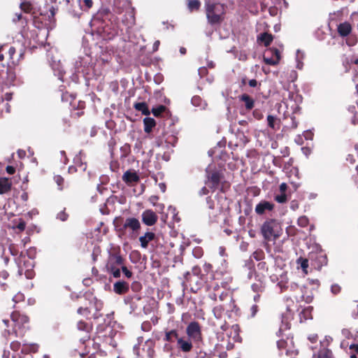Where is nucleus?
Returning <instances> with one entry per match:
<instances>
[{"mask_svg":"<svg viewBox=\"0 0 358 358\" xmlns=\"http://www.w3.org/2000/svg\"><path fill=\"white\" fill-rule=\"evenodd\" d=\"M205 8L209 24L215 25L222 22L225 13L223 4L211 2L210 0H206Z\"/></svg>","mask_w":358,"mask_h":358,"instance_id":"nucleus-1","label":"nucleus"},{"mask_svg":"<svg viewBox=\"0 0 358 358\" xmlns=\"http://www.w3.org/2000/svg\"><path fill=\"white\" fill-rule=\"evenodd\" d=\"M280 225L276 220H266L261 227V232L265 241L267 242L275 241L280 236Z\"/></svg>","mask_w":358,"mask_h":358,"instance_id":"nucleus-2","label":"nucleus"},{"mask_svg":"<svg viewBox=\"0 0 358 358\" xmlns=\"http://www.w3.org/2000/svg\"><path fill=\"white\" fill-rule=\"evenodd\" d=\"M11 320L15 324L14 333L17 337H22L24 334V329H28L29 318L27 316L20 315L18 312L14 311L10 315Z\"/></svg>","mask_w":358,"mask_h":358,"instance_id":"nucleus-3","label":"nucleus"},{"mask_svg":"<svg viewBox=\"0 0 358 358\" xmlns=\"http://www.w3.org/2000/svg\"><path fill=\"white\" fill-rule=\"evenodd\" d=\"M109 14V10L108 9H103L97 12L95 14L91 21L90 25L91 27H94L99 32H105V20L107 18Z\"/></svg>","mask_w":358,"mask_h":358,"instance_id":"nucleus-4","label":"nucleus"},{"mask_svg":"<svg viewBox=\"0 0 358 358\" xmlns=\"http://www.w3.org/2000/svg\"><path fill=\"white\" fill-rule=\"evenodd\" d=\"M186 334L189 338L194 341L202 339L201 327L198 322H191L186 328Z\"/></svg>","mask_w":358,"mask_h":358,"instance_id":"nucleus-5","label":"nucleus"},{"mask_svg":"<svg viewBox=\"0 0 358 358\" xmlns=\"http://www.w3.org/2000/svg\"><path fill=\"white\" fill-rule=\"evenodd\" d=\"M141 229V223L136 218H127L120 229L121 231H129L131 234L137 235L138 230Z\"/></svg>","mask_w":358,"mask_h":358,"instance_id":"nucleus-6","label":"nucleus"},{"mask_svg":"<svg viewBox=\"0 0 358 358\" xmlns=\"http://www.w3.org/2000/svg\"><path fill=\"white\" fill-rule=\"evenodd\" d=\"M280 59V52L276 48L268 50L264 55V62L268 65H276Z\"/></svg>","mask_w":358,"mask_h":358,"instance_id":"nucleus-7","label":"nucleus"},{"mask_svg":"<svg viewBox=\"0 0 358 358\" xmlns=\"http://www.w3.org/2000/svg\"><path fill=\"white\" fill-rule=\"evenodd\" d=\"M123 264L124 259L118 253H110L106 264V269L121 268Z\"/></svg>","mask_w":358,"mask_h":358,"instance_id":"nucleus-8","label":"nucleus"},{"mask_svg":"<svg viewBox=\"0 0 358 358\" xmlns=\"http://www.w3.org/2000/svg\"><path fill=\"white\" fill-rule=\"evenodd\" d=\"M141 216L143 222L147 226L154 225L158 220L157 214L152 210H145Z\"/></svg>","mask_w":358,"mask_h":358,"instance_id":"nucleus-9","label":"nucleus"},{"mask_svg":"<svg viewBox=\"0 0 358 358\" xmlns=\"http://www.w3.org/2000/svg\"><path fill=\"white\" fill-rule=\"evenodd\" d=\"M177 346L182 352H189L193 348V344L190 338L179 337L177 340Z\"/></svg>","mask_w":358,"mask_h":358,"instance_id":"nucleus-10","label":"nucleus"},{"mask_svg":"<svg viewBox=\"0 0 358 358\" xmlns=\"http://www.w3.org/2000/svg\"><path fill=\"white\" fill-rule=\"evenodd\" d=\"M273 208V203L267 201H262L258 204H257L255 210L257 215H263L266 211H271Z\"/></svg>","mask_w":358,"mask_h":358,"instance_id":"nucleus-11","label":"nucleus"},{"mask_svg":"<svg viewBox=\"0 0 358 358\" xmlns=\"http://www.w3.org/2000/svg\"><path fill=\"white\" fill-rule=\"evenodd\" d=\"M352 25L348 22L340 23L337 26L338 34L343 38L348 36L352 32Z\"/></svg>","mask_w":358,"mask_h":358,"instance_id":"nucleus-12","label":"nucleus"},{"mask_svg":"<svg viewBox=\"0 0 358 358\" xmlns=\"http://www.w3.org/2000/svg\"><path fill=\"white\" fill-rule=\"evenodd\" d=\"M129 289V283L124 280H118L113 285V291L117 294H126Z\"/></svg>","mask_w":358,"mask_h":358,"instance_id":"nucleus-13","label":"nucleus"},{"mask_svg":"<svg viewBox=\"0 0 358 358\" xmlns=\"http://www.w3.org/2000/svg\"><path fill=\"white\" fill-rule=\"evenodd\" d=\"M122 180L128 185L139 181L140 178L138 174L133 171H127L122 176Z\"/></svg>","mask_w":358,"mask_h":358,"instance_id":"nucleus-14","label":"nucleus"},{"mask_svg":"<svg viewBox=\"0 0 358 358\" xmlns=\"http://www.w3.org/2000/svg\"><path fill=\"white\" fill-rule=\"evenodd\" d=\"M155 237V234L152 232L148 231L143 236L139 238L141 246L143 248H147L149 242L152 241Z\"/></svg>","mask_w":358,"mask_h":358,"instance_id":"nucleus-15","label":"nucleus"},{"mask_svg":"<svg viewBox=\"0 0 358 358\" xmlns=\"http://www.w3.org/2000/svg\"><path fill=\"white\" fill-rule=\"evenodd\" d=\"M222 179V174L217 171H215L211 173L208 177V180L212 183V188L217 189L220 185Z\"/></svg>","mask_w":358,"mask_h":358,"instance_id":"nucleus-16","label":"nucleus"},{"mask_svg":"<svg viewBox=\"0 0 358 358\" xmlns=\"http://www.w3.org/2000/svg\"><path fill=\"white\" fill-rule=\"evenodd\" d=\"M239 100L245 103V108L251 110L255 106V101L248 94H243L239 96Z\"/></svg>","mask_w":358,"mask_h":358,"instance_id":"nucleus-17","label":"nucleus"},{"mask_svg":"<svg viewBox=\"0 0 358 358\" xmlns=\"http://www.w3.org/2000/svg\"><path fill=\"white\" fill-rule=\"evenodd\" d=\"M11 182L6 178H0V194H5L10 190Z\"/></svg>","mask_w":358,"mask_h":358,"instance_id":"nucleus-18","label":"nucleus"},{"mask_svg":"<svg viewBox=\"0 0 358 358\" xmlns=\"http://www.w3.org/2000/svg\"><path fill=\"white\" fill-rule=\"evenodd\" d=\"M191 103L194 106L198 107L201 110H204L207 106V103L199 96H194L192 98Z\"/></svg>","mask_w":358,"mask_h":358,"instance_id":"nucleus-19","label":"nucleus"},{"mask_svg":"<svg viewBox=\"0 0 358 358\" xmlns=\"http://www.w3.org/2000/svg\"><path fill=\"white\" fill-rule=\"evenodd\" d=\"M144 131L145 133H150L152 128L155 126L156 122L153 118L145 117L143 120Z\"/></svg>","mask_w":358,"mask_h":358,"instance_id":"nucleus-20","label":"nucleus"},{"mask_svg":"<svg viewBox=\"0 0 358 358\" xmlns=\"http://www.w3.org/2000/svg\"><path fill=\"white\" fill-rule=\"evenodd\" d=\"M38 350V345L36 343H23L22 352L28 353V352H36Z\"/></svg>","mask_w":358,"mask_h":358,"instance_id":"nucleus-21","label":"nucleus"},{"mask_svg":"<svg viewBox=\"0 0 358 358\" xmlns=\"http://www.w3.org/2000/svg\"><path fill=\"white\" fill-rule=\"evenodd\" d=\"M225 311L226 310L224 304L217 305L213 309V315L217 320L222 319Z\"/></svg>","mask_w":358,"mask_h":358,"instance_id":"nucleus-22","label":"nucleus"},{"mask_svg":"<svg viewBox=\"0 0 358 358\" xmlns=\"http://www.w3.org/2000/svg\"><path fill=\"white\" fill-rule=\"evenodd\" d=\"M347 353L350 358H358V343L350 344Z\"/></svg>","mask_w":358,"mask_h":358,"instance_id":"nucleus-23","label":"nucleus"},{"mask_svg":"<svg viewBox=\"0 0 358 358\" xmlns=\"http://www.w3.org/2000/svg\"><path fill=\"white\" fill-rule=\"evenodd\" d=\"M92 6V0H83V2L81 0H78V7L81 10L87 11Z\"/></svg>","mask_w":358,"mask_h":358,"instance_id":"nucleus-24","label":"nucleus"},{"mask_svg":"<svg viewBox=\"0 0 358 358\" xmlns=\"http://www.w3.org/2000/svg\"><path fill=\"white\" fill-rule=\"evenodd\" d=\"M134 108L136 110L141 111L143 115H147L150 114L149 109L145 102L136 103Z\"/></svg>","mask_w":358,"mask_h":358,"instance_id":"nucleus-25","label":"nucleus"},{"mask_svg":"<svg viewBox=\"0 0 358 358\" xmlns=\"http://www.w3.org/2000/svg\"><path fill=\"white\" fill-rule=\"evenodd\" d=\"M259 39L265 46H268L273 41V36L268 33H264L260 35Z\"/></svg>","mask_w":358,"mask_h":358,"instance_id":"nucleus-26","label":"nucleus"},{"mask_svg":"<svg viewBox=\"0 0 358 358\" xmlns=\"http://www.w3.org/2000/svg\"><path fill=\"white\" fill-rule=\"evenodd\" d=\"M178 336L176 330H171L166 332L164 340L169 342H173L174 339L178 340Z\"/></svg>","mask_w":358,"mask_h":358,"instance_id":"nucleus-27","label":"nucleus"},{"mask_svg":"<svg viewBox=\"0 0 358 358\" xmlns=\"http://www.w3.org/2000/svg\"><path fill=\"white\" fill-rule=\"evenodd\" d=\"M219 299L221 301L230 302V306L236 308L235 301L233 298L227 293H222L220 295Z\"/></svg>","mask_w":358,"mask_h":358,"instance_id":"nucleus-28","label":"nucleus"},{"mask_svg":"<svg viewBox=\"0 0 358 358\" xmlns=\"http://www.w3.org/2000/svg\"><path fill=\"white\" fill-rule=\"evenodd\" d=\"M224 306L225 308L226 313L229 315V317H231L232 313H236L237 311L238 310V308H237L236 306V308H233L232 306H230V302H227L226 303L224 304Z\"/></svg>","mask_w":358,"mask_h":358,"instance_id":"nucleus-29","label":"nucleus"},{"mask_svg":"<svg viewBox=\"0 0 358 358\" xmlns=\"http://www.w3.org/2000/svg\"><path fill=\"white\" fill-rule=\"evenodd\" d=\"M77 327L78 330L84 331L87 334L89 333L90 331L91 330L90 325L83 321H79L77 324Z\"/></svg>","mask_w":358,"mask_h":358,"instance_id":"nucleus-30","label":"nucleus"},{"mask_svg":"<svg viewBox=\"0 0 358 358\" xmlns=\"http://www.w3.org/2000/svg\"><path fill=\"white\" fill-rule=\"evenodd\" d=\"M201 3L198 0H189L188 8L190 11L196 10L199 8Z\"/></svg>","mask_w":358,"mask_h":358,"instance_id":"nucleus-31","label":"nucleus"},{"mask_svg":"<svg viewBox=\"0 0 358 358\" xmlns=\"http://www.w3.org/2000/svg\"><path fill=\"white\" fill-rule=\"evenodd\" d=\"M252 257L257 261L262 260L264 259V252L262 250H257L253 252Z\"/></svg>","mask_w":358,"mask_h":358,"instance_id":"nucleus-32","label":"nucleus"},{"mask_svg":"<svg viewBox=\"0 0 358 358\" xmlns=\"http://www.w3.org/2000/svg\"><path fill=\"white\" fill-rule=\"evenodd\" d=\"M20 8L23 11L29 13L32 9V6L29 2L24 1L20 3Z\"/></svg>","mask_w":358,"mask_h":358,"instance_id":"nucleus-33","label":"nucleus"},{"mask_svg":"<svg viewBox=\"0 0 358 358\" xmlns=\"http://www.w3.org/2000/svg\"><path fill=\"white\" fill-rule=\"evenodd\" d=\"M275 200L279 203H284L287 201V198L285 193H281L275 196Z\"/></svg>","mask_w":358,"mask_h":358,"instance_id":"nucleus-34","label":"nucleus"},{"mask_svg":"<svg viewBox=\"0 0 358 358\" xmlns=\"http://www.w3.org/2000/svg\"><path fill=\"white\" fill-rule=\"evenodd\" d=\"M309 220L307 217L306 216H301L299 217L297 220V223L299 226L301 227H305L308 224Z\"/></svg>","mask_w":358,"mask_h":358,"instance_id":"nucleus-35","label":"nucleus"},{"mask_svg":"<svg viewBox=\"0 0 358 358\" xmlns=\"http://www.w3.org/2000/svg\"><path fill=\"white\" fill-rule=\"evenodd\" d=\"M166 110V107L164 106H159L156 108H153L152 110V114L155 116H159L161 115L162 113H163Z\"/></svg>","mask_w":358,"mask_h":358,"instance_id":"nucleus-36","label":"nucleus"},{"mask_svg":"<svg viewBox=\"0 0 358 358\" xmlns=\"http://www.w3.org/2000/svg\"><path fill=\"white\" fill-rule=\"evenodd\" d=\"M331 352L328 350L324 349L320 351L317 358H331Z\"/></svg>","mask_w":358,"mask_h":358,"instance_id":"nucleus-37","label":"nucleus"},{"mask_svg":"<svg viewBox=\"0 0 358 358\" xmlns=\"http://www.w3.org/2000/svg\"><path fill=\"white\" fill-rule=\"evenodd\" d=\"M346 44L349 46L355 45L357 42V38L355 36H348L346 38Z\"/></svg>","mask_w":358,"mask_h":358,"instance_id":"nucleus-38","label":"nucleus"},{"mask_svg":"<svg viewBox=\"0 0 358 358\" xmlns=\"http://www.w3.org/2000/svg\"><path fill=\"white\" fill-rule=\"evenodd\" d=\"M68 217H69V215L67 213H66L65 209L62 210L57 215V219H58L62 222L66 221L68 219Z\"/></svg>","mask_w":358,"mask_h":358,"instance_id":"nucleus-39","label":"nucleus"},{"mask_svg":"<svg viewBox=\"0 0 358 358\" xmlns=\"http://www.w3.org/2000/svg\"><path fill=\"white\" fill-rule=\"evenodd\" d=\"M276 118L273 115H268L267 116V122L269 127L272 129H275V122Z\"/></svg>","mask_w":358,"mask_h":358,"instance_id":"nucleus-40","label":"nucleus"},{"mask_svg":"<svg viewBox=\"0 0 358 358\" xmlns=\"http://www.w3.org/2000/svg\"><path fill=\"white\" fill-rule=\"evenodd\" d=\"M107 271L110 273L115 278H118L120 277L121 275V273H120V268H113V269H107Z\"/></svg>","mask_w":358,"mask_h":358,"instance_id":"nucleus-41","label":"nucleus"},{"mask_svg":"<svg viewBox=\"0 0 358 358\" xmlns=\"http://www.w3.org/2000/svg\"><path fill=\"white\" fill-rule=\"evenodd\" d=\"M69 13L75 18L78 19L82 15V10H80V8L78 7V10H76L75 9L69 10Z\"/></svg>","mask_w":358,"mask_h":358,"instance_id":"nucleus-42","label":"nucleus"},{"mask_svg":"<svg viewBox=\"0 0 358 358\" xmlns=\"http://www.w3.org/2000/svg\"><path fill=\"white\" fill-rule=\"evenodd\" d=\"M54 180H55V182L57 184L59 188L60 189H62V185H63L64 180V178L61 176L58 175V176H55L54 177Z\"/></svg>","mask_w":358,"mask_h":358,"instance_id":"nucleus-43","label":"nucleus"},{"mask_svg":"<svg viewBox=\"0 0 358 358\" xmlns=\"http://www.w3.org/2000/svg\"><path fill=\"white\" fill-rule=\"evenodd\" d=\"M263 288H264V286L262 285V282L255 283V284L252 285V289L255 292H262Z\"/></svg>","mask_w":358,"mask_h":358,"instance_id":"nucleus-44","label":"nucleus"},{"mask_svg":"<svg viewBox=\"0 0 358 358\" xmlns=\"http://www.w3.org/2000/svg\"><path fill=\"white\" fill-rule=\"evenodd\" d=\"M258 310H259L258 306L256 304L252 305L250 308V317H255L256 314L257 313Z\"/></svg>","mask_w":358,"mask_h":358,"instance_id":"nucleus-45","label":"nucleus"},{"mask_svg":"<svg viewBox=\"0 0 358 358\" xmlns=\"http://www.w3.org/2000/svg\"><path fill=\"white\" fill-rule=\"evenodd\" d=\"M121 269L126 278H131L132 277V272L127 269V268L124 266V264L122 266Z\"/></svg>","mask_w":358,"mask_h":358,"instance_id":"nucleus-46","label":"nucleus"},{"mask_svg":"<svg viewBox=\"0 0 358 358\" xmlns=\"http://www.w3.org/2000/svg\"><path fill=\"white\" fill-rule=\"evenodd\" d=\"M341 287L337 284H334L331 287V292L334 294H338L341 292Z\"/></svg>","mask_w":358,"mask_h":358,"instance_id":"nucleus-47","label":"nucleus"},{"mask_svg":"<svg viewBox=\"0 0 358 358\" xmlns=\"http://www.w3.org/2000/svg\"><path fill=\"white\" fill-rule=\"evenodd\" d=\"M24 294H22V293H17L16 295H15L13 298V301L15 302V303H17V302H20V301H22L24 300Z\"/></svg>","mask_w":358,"mask_h":358,"instance_id":"nucleus-48","label":"nucleus"},{"mask_svg":"<svg viewBox=\"0 0 358 358\" xmlns=\"http://www.w3.org/2000/svg\"><path fill=\"white\" fill-rule=\"evenodd\" d=\"M15 52H16V50L14 47H10L8 50L9 58H10V59L12 60V64H15V62L13 59V55L15 54Z\"/></svg>","mask_w":358,"mask_h":358,"instance_id":"nucleus-49","label":"nucleus"},{"mask_svg":"<svg viewBox=\"0 0 358 358\" xmlns=\"http://www.w3.org/2000/svg\"><path fill=\"white\" fill-rule=\"evenodd\" d=\"M21 346V343L18 341H13L10 343V348L14 351H17Z\"/></svg>","mask_w":358,"mask_h":358,"instance_id":"nucleus-50","label":"nucleus"},{"mask_svg":"<svg viewBox=\"0 0 358 358\" xmlns=\"http://www.w3.org/2000/svg\"><path fill=\"white\" fill-rule=\"evenodd\" d=\"M57 11V8L53 6H51L49 8L50 15L48 16V17L53 18L55 15L56 14Z\"/></svg>","mask_w":358,"mask_h":358,"instance_id":"nucleus-51","label":"nucleus"},{"mask_svg":"<svg viewBox=\"0 0 358 358\" xmlns=\"http://www.w3.org/2000/svg\"><path fill=\"white\" fill-rule=\"evenodd\" d=\"M78 314H81V315H88L90 313V310L87 308H83V307H80L78 309Z\"/></svg>","mask_w":358,"mask_h":358,"instance_id":"nucleus-52","label":"nucleus"},{"mask_svg":"<svg viewBox=\"0 0 358 358\" xmlns=\"http://www.w3.org/2000/svg\"><path fill=\"white\" fill-rule=\"evenodd\" d=\"M17 229H18L20 231H24L26 227V223L23 220H20L19 223L16 226Z\"/></svg>","mask_w":358,"mask_h":358,"instance_id":"nucleus-53","label":"nucleus"},{"mask_svg":"<svg viewBox=\"0 0 358 358\" xmlns=\"http://www.w3.org/2000/svg\"><path fill=\"white\" fill-rule=\"evenodd\" d=\"M342 334L344 337H345L347 338H350V337H352L351 332L347 329H343L342 330Z\"/></svg>","mask_w":358,"mask_h":358,"instance_id":"nucleus-54","label":"nucleus"},{"mask_svg":"<svg viewBox=\"0 0 358 358\" xmlns=\"http://www.w3.org/2000/svg\"><path fill=\"white\" fill-rule=\"evenodd\" d=\"M290 208L293 210H296L299 208L298 202L296 201H295V200L292 201L291 203H290Z\"/></svg>","mask_w":358,"mask_h":358,"instance_id":"nucleus-55","label":"nucleus"},{"mask_svg":"<svg viewBox=\"0 0 358 358\" xmlns=\"http://www.w3.org/2000/svg\"><path fill=\"white\" fill-rule=\"evenodd\" d=\"M279 189H280V191L281 193H285L287 189V185L286 183L285 182H282L280 184V187H279Z\"/></svg>","mask_w":358,"mask_h":358,"instance_id":"nucleus-56","label":"nucleus"},{"mask_svg":"<svg viewBox=\"0 0 358 358\" xmlns=\"http://www.w3.org/2000/svg\"><path fill=\"white\" fill-rule=\"evenodd\" d=\"M308 340L312 343H314L317 340V334H312L308 336Z\"/></svg>","mask_w":358,"mask_h":358,"instance_id":"nucleus-57","label":"nucleus"},{"mask_svg":"<svg viewBox=\"0 0 358 358\" xmlns=\"http://www.w3.org/2000/svg\"><path fill=\"white\" fill-rule=\"evenodd\" d=\"M198 72H199V75L201 77H202L206 73L207 69L205 67H201L199 69Z\"/></svg>","mask_w":358,"mask_h":358,"instance_id":"nucleus-58","label":"nucleus"},{"mask_svg":"<svg viewBox=\"0 0 358 358\" xmlns=\"http://www.w3.org/2000/svg\"><path fill=\"white\" fill-rule=\"evenodd\" d=\"M6 171L8 173L12 175L15 172V169L13 166H8L6 167Z\"/></svg>","mask_w":358,"mask_h":358,"instance_id":"nucleus-59","label":"nucleus"},{"mask_svg":"<svg viewBox=\"0 0 358 358\" xmlns=\"http://www.w3.org/2000/svg\"><path fill=\"white\" fill-rule=\"evenodd\" d=\"M248 85L251 87H255L257 85V81L255 79L250 80L248 82Z\"/></svg>","mask_w":358,"mask_h":358,"instance_id":"nucleus-60","label":"nucleus"},{"mask_svg":"<svg viewBox=\"0 0 358 358\" xmlns=\"http://www.w3.org/2000/svg\"><path fill=\"white\" fill-rule=\"evenodd\" d=\"M208 189L206 187H203L199 191V195L203 196L207 194Z\"/></svg>","mask_w":358,"mask_h":358,"instance_id":"nucleus-61","label":"nucleus"},{"mask_svg":"<svg viewBox=\"0 0 358 358\" xmlns=\"http://www.w3.org/2000/svg\"><path fill=\"white\" fill-rule=\"evenodd\" d=\"M34 254H35V250H34V249H29L27 251V255L29 258H34Z\"/></svg>","mask_w":358,"mask_h":358,"instance_id":"nucleus-62","label":"nucleus"},{"mask_svg":"<svg viewBox=\"0 0 358 358\" xmlns=\"http://www.w3.org/2000/svg\"><path fill=\"white\" fill-rule=\"evenodd\" d=\"M132 289L134 291H138L140 288V284L138 282H134L132 284Z\"/></svg>","mask_w":358,"mask_h":358,"instance_id":"nucleus-63","label":"nucleus"},{"mask_svg":"<svg viewBox=\"0 0 358 358\" xmlns=\"http://www.w3.org/2000/svg\"><path fill=\"white\" fill-rule=\"evenodd\" d=\"M291 120H292V128H294V129L296 128V127H297V126H298V123H297V122L296 121L295 117H291Z\"/></svg>","mask_w":358,"mask_h":358,"instance_id":"nucleus-64","label":"nucleus"}]
</instances>
